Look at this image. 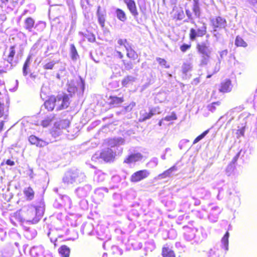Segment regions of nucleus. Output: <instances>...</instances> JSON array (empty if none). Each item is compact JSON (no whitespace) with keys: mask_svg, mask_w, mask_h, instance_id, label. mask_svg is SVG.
I'll use <instances>...</instances> for the list:
<instances>
[{"mask_svg":"<svg viewBox=\"0 0 257 257\" xmlns=\"http://www.w3.org/2000/svg\"><path fill=\"white\" fill-rule=\"evenodd\" d=\"M124 143V139L121 137L108 139L107 145L110 148L104 149L101 152H96L92 156V160L98 162L113 161L115 155L122 152V148L121 146Z\"/></svg>","mask_w":257,"mask_h":257,"instance_id":"obj_1","label":"nucleus"},{"mask_svg":"<svg viewBox=\"0 0 257 257\" xmlns=\"http://www.w3.org/2000/svg\"><path fill=\"white\" fill-rule=\"evenodd\" d=\"M70 104L69 97L66 94L58 95L56 97H51L46 100L43 106L48 111L52 110L55 106L57 110L66 108Z\"/></svg>","mask_w":257,"mask_h":257,"instance_id":"obj_2","label":"nucleus"},{"mask_svg":"<svg viewBox=\"0 0 257 257\" xmlns=\"http://www.w3.org/2000/svg\"><path fill=\"white\" fill-rule=\"evenodd\" d=\"M86 176L82 171L72 168L67 171L62 178V182L66 185L81 183L86 180Z\"/></svg>","mask_w":257,"mask_h":257,"instance_id":"obj_3","label":"nucleus"},{"mask_svg":"<svg viewBox=\"0 0 257 257\" xmlns=\"http://www.w3.org/2000/svg\"><path fill=\"white\" fill-rule=\"evenodd\" d=\"M45 209L44 200L41 198L36 205L30 207L27 210V214L29 216L27 222L32 224L37 223L42 218Z\"/></svg>","mask_w":257,"mask_h":257,"instance_id":"obj_4","label":"nucleus"},{"mask_svg":"<svg viewBox=\"0 0 257 257\" xmlns=\"http://www.w3.org/2000/svg\"><path fill=\"white\" fill-rule=\"evenodd\" d=\"M188 227L184 226V228ZM186 231L184 234V238L188 241H190L191 244H198L202 242L207 237V234L205 229L200 227L199 228H190Z\"/></svg>","mask_w":257,"mask_h":257,"instance_id":"obj_5","label":"nucleus"},{"mask_svg":"<svg viewBox=\"0 0 257 257\" xmlns=\"http://www.w3.org/2000/svg\"><path fill=\"white\" fill-rule=\"evenodd\" d=\"M196 49L198 53L201 55L200 65L201 66L207 65L213 51L210 42L206 40L204 42L198 43L196 45Z\"/></svg>","mask_w":257,"mask_h":257,"instance_id":"obj_6","label":"nucleus"},{"mask_svg":"<svg viewBox=\"0 0 257 257\" xmlns=\"http://www.w3.org/2000/svg\"><path fill=\"white\" fill-rule=\"evenodd\" d=\"M67 91L69 95L72 96L76 92L79 96L83 94L85 89V81L82 78L80 77L78 80H71L69 81L67 84Z\"/></svg>","mask_w":257,"mask_h":257,"instance_id":"obj_7","label":"nucleus"},{"mask_svg":"<svg viewBox=\"0 0 257 257\" xmlns=\"http://www.w3.org/2000/svg\"><path fill=\"white\" fill-rule=\"evenodd\" d=\"M207 27L204 23H201L200 25H195V28H191L190 30V39L194 41L197 37H202L206 33Z\"/></svg>","mask_w":257,"mask_h":257,"instance_id":"obj_8","label":"nucleus"},{"mask_svg":"<svg viewBox=\"0 0 257 257\" xmlns=\"http://www.w3.org/2000/svg\"><path fill=\"white\" fill-rule=\"evenodd\" d=\"M53 206L57 209H61L64 207L70 208L71 206V199L67 195L59 194L58 197L55 200Z\"/></svg>","mask_w":257,"mask_h":257,"instance_id":"obj_9","label":"nucleus"},{"mask_svg":"<svg viewBox=\"0 0 257 257\" xmlns=\"http://www.w3.org/2000/svg\"><path fill=\"white\" fill-rule=\"evenodd\" d=\"M97 237L101 240H104L103 243V248L106 249V246L109 243L111 236L107 228L104 226H99L96 231Z\"/></svg>","mask_w":257,"mask_h":257,"instance_id":"obj_10","label":"nucleus"},{"mask_svg":"<svg viewBox=\"0 0 257 257\" xmlns=\"http://www.w3.org/2000/svg\"><path fill=\"white\" fill-rule=\"evenodd\" d=\"M210 22L213 27L212 33L217 32L222 29L225 28L227 22L225 19L220 17H215L210 19Z\"/></svg>","mask_w":257,"mask_h":257,"instance_id":"obj_11","label":"nucleus"},{"mask_svg":"<svg viewBox=\"0 0 257 257\" xmlns=\"http://www.w3.org/2000/svg\"><path fill=\"white\" fill-rule=\"evenodd\" d=\"M64 231L61 228H56L55 229H50L47 233L48 236L52 242L54 243L57 241L58 238H62L64 236Z\"/></svg>","mask_w":257,"mask_h":257,"instance_id":"obj_12","label":"nucleus"},{"mask_svg":"<svg viewBox=\"0 0 257 257\" xmlns=\"http://www.w3.org/2000/svg\"><path fill=\"white\" fill-rule=\"evenodd\" d=\"M92 187L89 184H85L82 186H79L75 189L74 192L76 195L80 198H83L87 197L91 190Z\"/></svg>","mask_w":257,"mask_h":257,"instance_id":"obj_13","label":"nucleus"},{"mask_svg":"<svg viewBox=\"0 0 257 257\" xmlns=\"http://www.w3.org/2000/svg\"><path fill=\"white\" fill-rule=\"evenodd\" d=\"M15 55V49L14 46H11L9 50L8 55H7V52H5L4 54L3 59L6 60L10 65H8L7 67L5 68L6 70L12 69L13 66L16 65V64H13L12 61L14 58V56Z\"/></svg>","mask_w":257,"mask_h":257,"instance_id":"obj_14","label":"nucleus"},{"mask_svg":"<svg viewBox=\"0 0 257 257\" xmlns=\"http://www.w3.org/2000/svg\"><path fill=\"white\" fill-rule=\"evenodd\" d=\"M150 175V172L147 170H142L137 171L133 173L130 178V180L132 182H138L146 178Z\"/></svg>","mask_w":257,"mask_h":257,"instance_id":"obj_15","label":"nucleus"},{"mask_svg":"<svg viewBox=\"0 0 257 257\" xmlns=\"http://www.w3.org/2000/svg\"><path fill=\"white\" fill-rule=\"evenodd\" d=\"M143 156L140 153H131L124 160L123 163L132 164L142 160Z\"/></svg>","mask_w":257,"mask_h":257,"instance_id":"obj_16","label":"nucleus"},{"mask_svg":"<svg viewBox=\"0 0 257 257\" xmlns=\"http://www.w3.org/2000/svg\"><path fill=\"white\" fill-rule=\"evenodd\" d=\"M29 141L32 145H35L39 148L44 147L49 144V142L34 135H31L29 137Z\"/></svg>","mask_w":257,"mask_h":257,"instance_id":"obj_17","label":"nucleus"},{"mask_svg":"<svg viewBox=\"0 0 257 257\" xmlns=\"http://www.w3.org/2000/svg\"><path fill=\"white\" fill-rule=\"evenodd\" d=\"M178 164V162L167 170L164 171L163 173L159 174L157 177L158 179H162L172 177L174 173L179 169L177 166Z\"/></svg>","mask_w":257,"mask_h":257,"instance_id":"obj_18","label":"nucleus"},{"mask_svg":"<svg viewBox=\"0 0 257 257\" xmlns=\"http://www.w3.org/2000/svg\"><path fill=\"white\" fill-rule=\"evenodd\" d=\"M221 211V210L219 207L216 206L212 207L208 215L209 220L212 222L217 221L218 215L220 213Z\"/></svg>","mask_w":257,"mask_h":257,"instance_id":"obj_19","label":"nucleus"},{"mask_svg":"<svg viewBox=\"0 0 257 257\" xmlns=\"http://www.w3.org/2000/svg\"><path fill=\"white\" fill-rule=\"evenodd\" d=\"M123 101L122 96H117L110 95L108 99V102L111 107H117L119 106Z\"/></svg>","mask_w":257,"mask_h":257,"instance_id":"obj_20","label":"nucleus"},{"mask_svg":"<svg viewBox=\"0 0 257 257\" xmlns=\"http://www.w3.org/2000/svg\"><path fill=\"white\" fill-rule=\"evenodd\" d=\"M30 253L34 257H43L45 254L44 248L43 246H34L30 249Z\"/></svg>","mask_w":257,"mask_h":257,"instance_id":"obj_21","label":"nucleus"},{"mask_svg":"<svg viewBox=\"0 0 257 257\" xmlns=\"http://www.w3.org/2000/svg\"><path fill=\"white\" fill-rule=\"evenodd\" d=\"M161 255L163 257H176V254L168 244H165L162 249Z\"/></svg>","mask_w":257,"mask_h":257,"instance_id":"obj_22","label":"nucleus"},{"mask_svg":"<svg viewBox=\"0 0 257 257\" xmlns=\"http://www.w3.org/2000/svg\"><path fill=\"white\" fill-rule=\"evenodd\" d=\"M24 235L26 238L29 240H32L36 236L37 232L34 228L30 227L24 226Z\"/></svg>","mask_w":257,"mask_h":257,"instance_id":"obj_23","label":"nucleus"},{"mask_svg":"<svg viewBox=\"0 0 257 257\" xmlns=\"http://www.w3.org/2000/svg\"><path fill=\"white\" fill-rule=\"evenodd\" d=\"M114 202L113 203V206L115 208H120V211L124 210L123 207L122 206L121 196L119 193H114L112 196Z\"/></svg>","mask_w":257,"mask_h":257,"instance_id":"obj_24","label":"nucleus"},{"mask_svg":"<svg viewBox=\"0 0 257 257\" xmlns=\"http://www.w3.org/2000/svg\"><path fill=\"white\" fill-rule=\"evenodd\" d=\"M192 10L196 18H199L201 15V9L199 0H193Z\"/></svg>","mask_w":257,"mask_h":257,"instance_id":"obj_25","label":"nucleus"},{"mask_svg":"<svg viewBox=\"0 0 257 257\" xmlns=\"http://www.w3.org/2000/svg\"><path fill=\"white\" fill-rule=\"evenodd\" d=\"M32 62V57L31 56H28L23 65V75L24 76H27L30 71V66Z\"/></svg>","mask_w":257,"mask_h":257,"instance_id":"obj_26","label":"nucleus"},{"mask_svg":"<svg viewBox=\"0 0 257 257\" xmlns=\"http://www.w3.org/2000/svg\"><path fill=\"white\" fill-rule=\"evenodd\" d=\"M231 81L229 79L226 80L221 83L219 91L221 92H228L231 90Z\"/></svg>","mask_w":257,"mask_h":257,"instance_id":"obj_27","label":"nucleus"},{"mask_svg":"<svg viewBox=\"0 0 257 257\" xmlns=\"http://www.w3.org/2000/svg\"><path fill=\"white\" fill-rule=\"evenodd\" d=\"M136 78L132 75H127L121 80V85L123 87H127L132 85L136 81Z\"/></svg>","mask_w":257,"mask_h":257,"instance_id":"obj_28","label":"nucleus"},{"mask_svg":"<svg viewBox=\"0 0 257 257\" xmlns=\"http://www.w3.org/2000/svg\"><path fill=\"white\" fill-rule=\"evenodd\" d=\"M81 231L83 234L88 235L93 234V226L91 223H84L82 225Z\"/></svg>","mask_w":257,"mask_h":257,"instance_id":"obj_29","label":"nucleus"},{"mask_svg":"<svg viewBox=\"0 0 257 257\" xmlns=\"http://www.w3.org/2000/svg\"><path fill=\"white\" fill-rule=\"evenodd\" d=\"M192 64L190 63H184L183 64L182 66V72L186 79L190 78L191 75L188 73L192 70Z\"/></svg>","mask_w":257,"mask_h":257,"instance_id":"obj_30","label":"nucleus"},{"mask_svg":"<svg viewBox=\"0 0 257 257\" xmlns=\"http://www.w3.org/2000/svg\"><path fill=\"white\" fill-rule=\"evenodd\" d=\"M35 21L31 17L26 19L24 22V27L29 32H32L33 28L35 27Z\"/></svg>","mask_w":257,"mask_h":257,"instance_id":"obj_31","label":"nucleus"},{"mask_svg":"<svg viewBox=\"0 0 257 257\" xmlns=\"http://www.w3.org/2000/svg\"><path fill=\"white\" fill-rule=\"evenodd\" d=\"M23 192L27 200L31 201L34 199L35 192L31 187L25 188Z\"/></svg>","mask_w":257,"mask_h":257,"instance_id":"obj_32","label":"nucleus"},{"mask_svg":"<svg viewBox=\"0 0 257 257\" xmlns=\"http://www.w3.org/2000/svg\"><path fill=\"white\" fill-rule=\"evenodd\" d=\"M127 9L129 10L130 13L134 17L135 19H137L139 16V13L138 12L136 5L135 2L131 3L126 5Z\"/></svg>","mask_w":257,"mask_h":257,"instance_id":"obj_33","label":"nucleus"},{"mask_svg":"<svg viewBox=\"0 0 257 257\" xmlns=\"http://www.w3.org/2000/svg\"><path fill=\"white\" fill-rule=\"evenodd\" d=\"M101 8L100 6L98 7L97 11V16L98 18V21L100 26L103 28L104 26L105 21V15L104 13L100 11Z\"/></svg>","mask_w":257,"mask_h":257,"instance_id":"obj_34","label":"nucleus"},{"mask_svg":"<svg viewBox=\"0 0 257 257\" xmlns=\"http://www.w3.org/2000/svg\"><path fill=\"white\" fill-rule=\"evenodd\" d=\"M229 237V233L228 231H226L222 237L221 242V247L223 248L225 251H227L228 250V238Z\"/></svg>","mask_w":257,"mask_h":257,"instance_id":"obj_35","label":"nucleus"},{"mask_svg":"<svg viewBox=\"0 0 257 257\" xmlns=\"http://www.w3.org/2000/svg\"><path fill=\"white\" fill-rule=\"evenodd\" d=\"M108 189L106 187H100L96 188L94 191L95 195L98 197L100 200L104 198V192L106 193L108 192Z\"/></svg>","mask_w":257,"mask_h":257,"instance_id":"obj_36","label":"nucleus"},{"mask_svg":"<svg viewBox=\"0 0 257 257\" xmlns=\"http://www.w3.org/2000/svg\"><path fill=\"white\" fill-rule=\"evenodd\" d=\"M70 123V122L69 119H65L56 122L55 124L56 126L58 127V128H60L63 130L66 129L69 126Z\"/></svg>","mask_w":257,"mask_h":257,"instance_id":"obj_37","label":"nucleus"},{"mask_svg":"<svg viewBox=\"0 0 257 257\" xmlns=\"http://www.w3.org/2000/svg\"><path fill=\"white\" fill-rule=\"evenodd\" d=\"M70 55L73 61H76L79 57L76 47L73 44L70 45Z\"/></svg>","mask_w":257,"mask_h":257,"instance_id":"obj_38","label":"nucleus"},{"mask_svg":"<svg viewBox=\"0 0 257 257\" xmlns=\"http://www.w3.org/2000/svg\"><path fill=\"white\" fill-rule=\"evenodd\" d=\"M115 14L117 18L122 22H124L127 19L125 12L120 9H116Z\"/></svg>","mask_w":257,"mask_h":257,"instance_id":"obj_39","label":"nucleus"},{"mask_svg":"<svg viewBox=\"0 0 257 257\" xmlns=\"http://www.w3.org/2000/svg\"><path fill=\"white\" fill-rule=\"evenodd\" d=\"M40 41L38 40L32 47L28 56H31V57H32L33 56H35L40 48Z\"/></svg>","mask_w":257,"mask_h":257,"instance_id":"obj_40","label":"nucleus"},{"mask_svg":"<svg viewBox=\"0 0 257 257\" xmlns=\"http://www.w3.org/2000/svg\"><path fill=\"white\" fill-rule=\"evenodd\" d=\"M198 194L201 198L204 199H208L210 197V192L205 190L204 188L199 189L198 190Z\"/></svg>","mask_w":257,"mask_h":257,"instance_id":"obj_41","label":"nucleus"},{"mask_svg":"<svg viewBox=\"0 0 257 257\" xmlns=\"http://www.w3.org/2000/svg\"><path fill=\"white\" fill-rule=\"evenodd\" d=\"M152 117V114L150 110L149 112H147L146 110H143L140 111V121H145Z\"/></svg>","mask_w":257,"mask_h":257,"instance_id":"obj_42","label":"nucleus"},{"mask_svg":"<svg viewBox=\"0 0 257 257\" xmlns=\"http://www.w3.org/2000/svg\"><path fill=\"white\" fill-rule=\"evenodd\" d=\"M59 252L62 257H68L70 254V249L66 245H62L59 249Z\"/></svg>","mask_w":257,"mask_h":257,"instance_id":"obj_43","label":"nucleus"},{"mask_svg":"<svg viewBox=\"0 0 257 257\" xmlns=\"http://www.w3.org/2000/svg\"><path fill=\"white\" fill-rule=\"evenodd\" d=\"M235 45L237 47H242L245 48L247 46L246 42L239 36H237L235 40Z\"/></svg>","mask_w":257,"mask_h":257,"instance_id":"obj_44","label":"nucleus"},{"mask_svg":"<svg viewBox=\"0 0 257 257\" xmlns=\"http://www.w3.org/2000/svg\"><path fill=\"white\" fill-rule=\"evenodd\" d=\"M51 133L53 137L57 138L62 134L63 130L60 128H58V127L54 124V126L52 128Z\"/></svg>","mask_w":257,"mask_h":257,"instance_id":"obj_45","label":"nucleus"},{"mask_svg":"<svg viewBox=\"0 0 257 257\" xmlns=\"http://www.w3.org/2000/svg\"><path fill=\"white\" fill-rule=\"evenodd\" d=\"M209 132V130L208 129L203 132L201 135H200L198 137H197L194 140L193 144L194 145L199 142L202 139H203L208 134Z\"/></svg>","mask_w":257,"mask_h":257,"instance_id":"obj_46","label":"nucleus"},{"mask_svg":"<svg viewBox=\"0 0 257 257\" xmlns=\"http://www.w3.org/2000/svg\"><path fill=\"white\" fill-rule=\"evenodd\" d=\"M58 63V62L57 61H54V60L49 62L46 63L43 66V68L46 70H52V69H53L54 65Z\"/></svg>","mask_w":257,"mask_h":257,"instance_id":"obj_47","label":"nucleus"},{"mask_svg":"<svg viewBox=\"0 0 257 257\" xmlns=\"http://www.w3.org/2000/svg\"><path fill=\"white\" fill-rule=\"evenodd\" d=\"M45 28V23L42 21H39L35 24L34 29L37 31L41 32Z\"/></svg>","mask_w":257,"mask_h":257,"instance_id":"obj_48","label":"nucleus"},{"mask_svg":"<svg viewBox=\"0 0 257 257\" xmlns=\"http://www.w3.org/2000/svg\"><path fill=\"white\" fill-rule=\"evenodd\" d=\"M126 56L133 60H136L138 58V54L137 52L134 50V49H132V50H130L128 52L126 53Z\"/></svg>","mask_w":257,"mask_h":257,"instance_id":"obj_49","label":"nucleus"},{"mask_svg":"<svg viewBox=\"0 0 257 257\" xmlns=\"http://www.w3.org/2000/svg\"><path fill=\"white\" fill-rule=\"evenodd\" d=\"M220 103L219 101L212 102V103L208 105L207 108L208 110L213 112L216 110V106H219Z\"/></svg>","mask_w":257,"mask_h":257,"instance_id":"obj_50","label":"nucleus"},{"mask_svg":"<svg viewBox=\"0 0 257 257\" xmlns=\"http://www.w3.org/2000/svg\"><path fill=\"white\" fill-rule=\"evenodd\" d=\"M156 60L161 66L164 68H169L170 67L169 65L167 64V61L164 59L157 57L156 58Z\"/></svg>","mask_w":257,"mask_h":257,"instance_id":"obj_51","label":"nucleus"},{"mask_svg":"<svg viewBox=\"0 0 257 257\" xmlns=\"http://www.w3.org/2000/svg\"><path fill=\"white\" fill-rule=\"evenodd\" d=\"M185 12H186V16L188 17V19L189 21L191 23H194V19H195V18H196L194 17V15L193 16L192 15L191 11L189 9H186V8L185 9Z\"/></svg>","mask_w":257,"mask_h":257,"instance_id":"obj_52","label":"nucleus"},{"mask_svg":"<svg viewBox=\"0 0 257 257\" xmlns=\"http://www.w3.org/2000/svg\"><path fill=\"white\" fill-rule=\"evenodd\" d=\"M111 249L112 250V252L114 254L122 255L123 253V250L119 248L118 246L116 245H112L111 246Z\"/></svg>","mask_w":257,"mask_h":257,"instance_id":"obj_53","label":"nucleus"},{"mask_svg":"<svg viewBox=\"0 0 257 257\" xmlns=\"http://www.w3.org/2000/svg\"><path fill=\"white\" fill-rule=\"evenodd\" d=\"M158 159L157 158H153L148 163V166L151 168H154L158 165Z\"/></svg>","mask_w":257,"mask_h":257,"instance_id":"obj_54","label":"nucleus"},{"mask_svg":"<svg viewBox=\"0 0 257 257\" xmlns=\"http://www.w3.org/2000/svg\"><path fill=\"white\" fill-rule=\"evenodd\" d=\"M235 168V165L233 164H229L227 165L226 169V173L228 176H230Z\"/></svg>","mask_w":257,"mask_h":257,"instance_id":"obj_55","label":"nucleus"},{"mask_svg":"<svg viewBox=\"0 0 257 257\" xmlns=\"http://www.w3.org/2000/svg\"><path fill=\"white\" fill-rule=\"evenodd\" d=\"M240 197L238 194L233 195V205L235 207H237L240 205Z\"/></svg>","mask_w":257,"mask_h":257,"instance_id":"obj_56","label":"nucleus"},{"mask_svg":"<svg viewBox=\"0 0 257 257\" xmlns=\"http://www.w3.org/2000/svg\"><path fill=\"white\" fill-rule=\"evenodd\" d=\"M177 117L174 112H172L170 115H167L164 118V120L166 121H171L177 119Z\"/></svg>","mask_w":257,"mask_h":257,"instance_id":"obj_57","label":"nucleus"},{"mask_svg":"<svg viewBox=\"0 0 257 257\" xmlns=\"http://www.w3.org/2000/svg\"><path fill=\"white\" fill-rule=\"evenodd\" d=\"M123 64L124 66V69L126 70H130L133 69V65L131 61L125 62L123 60Z\"/></svg>","mask_w":257,"mask_h":257,"instance_id":"obj_58","label":"nucleus"},{"mask_svg":"<svg viewBox=\"0 0 257 257\" xmlns=\"http://www.w3.org/2000/svg\"><path fill=\"white\" fill-rule=\"evenodd\" d=\"M219 57L218 58V60L220 59V62L222 60L224 59L225 57H226L228 54V50L227 49L221 51L219 52Z\"/></svg>","mask_w":257,"mask_h":257,"instance_id":"obj_59","label":"nucleus"},{"mask_svg":"<svg viewBox=\"0 0 257 257\" xmlns=\"http://www.w3.org/2000/svg\"><path fill=\"white\" fill-rule=\"evenodd\" d=\"M52 120V117H48L47 118L45 119L44 120H42V125L44 127H47L49 125L51 121Z\"/></svg>","mask_w":257,"mask_h":257,"instance_id":"obj_60","label":"nucleus"},{"mask_svg":"<svg viewBox=\"0 0 257 257\" xmlns=\"http://www.w3.org/2000/svg\"><path fill=\"white\" fill-rule=\"evenodd\" d=\"M151 114H152V116L153 115L156 114H160L161 111L160 110V109L159 107H156L154 108H152L150 109Z\"/></svg>","mask_w":257,"mask_h":257,"instance_id":"obj_61","label":"nucleus"},{"mask_svg":"<svg viewBox=\"0 0 257 257\" xmlns=\"http://www.w3.org/2000/svg\"><path fill=\"white\" fill-rule=\"evenodd\" d=\"M189 141L187 139H183L181 140L179 143V148L180 150H182L186 146Z\"/></svg>","mask_w":257,"mask_h":257,"instance_id":"obj_62","label":"nucleus"},{"mask_svg":"<svg viewBox=\"0 0 257 257\" xmlns=\"http://www.w3.org/2000/svg\"><path fill=\"white\" fill-rule=\"evenodd\" d=\"M185 17L184 12L182 10H180L177 12L176 18L178 20H182Z\"/></svg>","mask_w":257,"mask_h":257,"instance_id":"obj_63","label":"nucleus"},{"mask_svg":"<svg viewBox=\"0 0 257 257\" xmlns=\"http://www.w3.org/2000/svg\"><path fill=\"white\" fill-rule=\"evenodd\" d=\"M191 47V44H183L180 46V50L182 52H185Z\"/></svg>","mask_w":257,"mask_h":257,"instance_id":"obj_64","label":"nucleus"}]
</instances>
